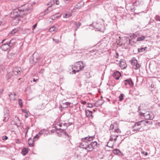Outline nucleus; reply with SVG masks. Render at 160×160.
Returning a JSON list of instances; mask_svg holds the SVG:
<instances>
[{"label": "nucleus", "instance_id": "obj_1", "mask_svg": "<svg viewBox=\"0 0 160 160\" xmlns=\"http://www.w3.org/2000/svg\"><path fill=\"white\" fill-rule=\"evenodd\" d=\"M29 5L27 4L21 5L18 8L14 9L10 14V17L14 18L12 22L16 25L18 23L20 20L19 18L22 17L23 16L27 15L32 11V9Z\"/></svg>", "mask_w": 160, "mask_h": 160}, {"label": "nucleus", "instance_id": "obj_2", "mask_svg": "<svg viewBox=\"0 0 160 160\" xmlns=\"http://www.w3.org/2000/svg\"><path fill=\"white\" fill-rule=\"evenodd\" d=\"M94 138L95 136H93L82 138L81 140L82 142L79 143V147L81 148L84 149L87 152L92 151L97 144V142H92L89 144L88 141L90 142L92 141Z\"/></svg>", "mask_w": 160, "mask_h": 160}, {"label": "nucleus", "instance_id": "obj_3", "mask_svg": "<svg viewBox=\"0 0 160 160\" xmlns=\"http://www.w3.org/2000/svg\"><path fill=\"white\" fill-rule=\"evenodd\" d=\"M84 66L83 65V62L79 61L76 63L74 66L72 67V73L75 74L76 72H78L82 70Z\"/></svg>", "mask_w": 160, "mask_h": 160}, {"label": "nucleus", "instance_id": "obj_4", "mask_svg": "<svg viewBox=\"0 0 160 160\" xmlns=\"http://www.w3.org/2000/svg\"><path fill=\"white\" fill-rule=\"evenodd\" d=\"M139 116L140 118H144L147 119L152 120L153 119L154 116L152 114L150 113V112L148 111L146 112H141L139 113Z\"/></svg>", "mask_w": 160, "mask_h": 160}, {"label": "nucleus", "instance_id": "obj_5", "mask_svg": "<svg viewBox=\"0 0 160 160\" xmlns=\"http://www.w3.org/2000/svg\"><path fill=\"white\" fill-rule=\"evenodd\" d=\"M13 40H11L9 42H7L6 43H3L1 46V48L4 51H6L13 44H12V42Z\"/></svg>", "mask_w": 160, "mask_h": 160}, {"label": "nucleus", "instance_id": "obj_6", "mask_svg": "<svg viewBox=\"0 0 160 160\" xmlns=\"http://www.w3.org/2000/svg\"><path fill=\"white\" fill-rule=\"evenodd\" d=\"M39 59L38 55L37 54L34 53L30 60V62L32 65H34L38 62Z\"/></svg>", "mask_w": 160, "mask_h": 160}, {"label": "nucleus", "instance_id": "obj_7", "mask_svg": "<svg viewBox=\"0 0 160 160\" xmlns=\"http://www.w3.org/2000/svg\"><path fill=\"white\" fill-rule=\"evenodd\" d=\"M131 63L133 68L136 70L138 69L140 67L139 64L138 63L136 59L132 60Z\"/></svg>", "mask_w": 160, "mask_h": 160}, {"label": "nucleus", "instance_id": "obj_8", "mask_svg": "<svg viewBox=\"0 0 160 160\" xmlns=\"http://www.w3.org/2000/svg\"><path fill=\"white\" fill-rule=\"evenodd\" d=\"M148 122V121H145L144 120H142L138 122H136L134 125V127L139 126H146V124Z\"/></svg>", "mask_w": 160, "mask_h": 160}, {"label": "nucleus", "instance_id": "obj_9", "mask_svg": "<svg viewBox=\"0 0 160 160\" xmlns=\"http://www.w3.org/2000/svg\"><path fill=\"white\" fill-rule=\"evenodd\" d=\"M112 133L111 134V136H110V140L108 143V144L110 142V141H112L113 140L115 141V142L117 140V138L118 137V135L115 134L113 133V132L112 131Z\"/></svg>", "mask_w": 160, "mask_h": 160}, {"label": "nucleus", "instance_id": "obj_10", "mask_svg": "<svg viewBox=\"0 0 160 160\" xmlns=\"http://www.w3.org/2000/svg\"><path fill=\"white\" fill-rule=\"evenodd\" d=\"M21 70V68L17 67L14 68L12 72L13 75H17L19 74V72H20Z\"/></svg>", "mask_w": 160, "mask_h": 160}, {"label": "nucleus", "instance_id": "obj_11", "mask_svg": "<svg viewBox=\"0 0 160 160\" xmlns=\"http://www.w3.org/2000/svg\"><path fill=\"white\" fill-rule=\"evenodd\" d=\"M119 66L122 69H125L127 67V65L125 61L122 59L120 61Z\"/></svg>", "mask_w": 160, "mask_h": 160}, {"label": "nucleus", "instance_id": "obj_12", "mask_svg": "<svg viewBox=\"0 0 160 160\" xmlns=\"http://www.w3.org/2000/svg\"><path fill=\"white\" fill-rule=\"evenodd\" d=\"M124 84L126 85L129 84L130 86L132 87L133 85V82L131 79H128L125 80Z\"/></svg>", "mask_w": 160, "mask_h": 160}, {"label": "nucleus", "instance_id": "obj_13", "mask_svg": "<svg viewBox=\"0 0 160 160\" xmlns=\"http://www.w3.org/2000/svg\"><path fill=\"white\" fill-rule=\"evenodd\" d=\"M37 139V138H36L35 139H34L33 138V139L31 138H29L28 141V144L29 146L31 147H33L34 145V141H36Z\"/></svg>", "mask_w": 160, "mask_h": 160}, {"label": "nucleus", "instance_id": "obj_14", "mask_svg": "<svg viewBox=\"0 0 160 160\" xmlns=\"http://www.w3.org/2000/svg\"><path fill=\"white\" fill-rule=\"evenodd\" d=\"M121 75L120 72L118 71H116L114 72L113 74V76L116 79H119Z\"/></svg>", "mask_w": 160, "mask_h": 160}, {"label": "nucleus", "instance_id": "obj_15", "mask_svg": "<svg viewBox=\"0 0 160 160\" xmlns=\"http://www.w3.org/2000/svg\"><path fill=\"white\" fill-rule=\"evenodd\" d=\"M59 126L60 127H62V126H66V128H63L62 129H60V130H62V132H63L64 133V134L66 135L68 137H69V135L67 133H66V132H65L64 131V130H65L67 128V126H66L67 125V124L66 123H65L63 124H62L61 123H59V124H58Z\"/></svg>", "mask_w": 160, "mask_h": 160}, {"label": "nucleus", "instance_id": "obj_16", "mask_svg": "<svg viewBox=\"0 0 160 160\" xmlns=\"http://www.w3.org/2000/svg\"><path fill=\"white\" fill-rule=\"evenodd\" d=\"M71 104V103L68 102H63L61 105V106L63 108H68Z\"/></svg>", "mask_w": 160, "mask_h": 160}, {"label": "nucleus", "instance_id": "obj_17", "mask_svg": "<svg viewBox=\"0 0 160 160\" xmlns=\"http://www.w3.org/2000/svg\"><path fill=\"white\" fill-rule=\"evenodd\" d=\"M97 25H98V22L97 23ZM95 28H96V29L98 30V31H102V28L103 27V25L102 24H99L98 25H97L96 26H95Z\"/></svg>", "mask_w": 160, "mask_h": 160}, {"label": "nucleus", "instance_id": "obj_18", "mask_svg": "<svg viewBox=\"0 0 160 160\" xmlns=\"http://www.w3.org/2000/svg\"><path fill=\"white\" fill-rule=\"evenodd\" d=\"M103 103V101L101 100H99L96 102L94 104L95 105L96 107H99Z\"/></svg>", "mask_w": 160, "mask_h": 160}, {"label": "nucleus", "instance_id": "obj_19", "mask_svg": "<svg viewBox=\"0 0 160 160\" xmlns=\"http://www.w3.org/2000/svg\"><path fill=\"white\" fill-rule=\"evenodd\" d=\"M72 15L71 13L70 12H67L63 14V18H68L70 17Z\"/></svg>", "mask_w": 160, "mask_h": 160}, {"label": "nucleus", "instance_id": "obj_20", "mask_svg": "<svg viewBox=\"0 0 160 160\" xmlns=\"http://www.w3.org/2000/svg\"><path fill=\"white\" fill-rule=\"evenodd\" d=\"M28 152V148H23L22 151V154L25 156Z\"/></svg>", "mask_w": 160, "mask_h": 160}, {"label": "nucleus", "instance_id": "obj_21", "mask_svg": "<svg viewBox=\"0 0 160 160\" xmlns=\"http://www.w3.org/2000/svg\"><path fill=\"white\" fill-rule=\"evenodd\" d=\"M9 98L11 100H15V97L16 95V94L14 93H10V94L9 95Z\"/></svg>", "mask_w": 160, "mask_h": 160}, {"label": "nucleus", "instance_id": "obj_22", "mask_svg": "<svg viewBox=\"0 0 160 160\" xmlns=\"http://www.w3.org/2000/svg\"><path fill=\"white\" fill-rule=\"evenodd\" d=\"M15 54L12 52H10L7 55V57L11 59L13 58L14 57Z\"/></svg>", "mask_w": 160, "mask_h": 160}, {"label": "nucleus", "instance_id": "obj_23", "mask_svg": "<svg viewBox=\"0 0 160 160\" xmlns=\"http://www.w3.org/2000/svg\"><path fill=\"white\" fill-rule=\"evenodd\" d=\"M52 9L51 8V5H49V6L48 7L47 10H46L45 12V14H47L50 12L52 10Z\"/></svg>", "mask_w": 160, "mask_h": 160}, {"label": "nucleus", "instance_id": "obj_24", "mask_svg": "<svg viewBox=\"0 0 160 160\" xmlns=\"http://www.w3.org/2000/svg\"><path fill=\"white\" fill-rule=\"evenodd\" d=\"M4 116V118L3 119V121L6 122L8 121L9 118L8 113H7L5 114Z\"/></svg>", "mask_w": 160, "mask_h": 160}, {"label": "nucleus", "instance_id": "obj_25", "mask_svg": "<svg viewBox=\"0 0 160 160\" xmlns=\"http://www.w3.org/2000/svg\"><path fill=\"white\" fill-rule=\"evenodd\" d=\"M43 131H41L38 134L36 135L34 137V139H35L36 138H37V139H38L40 135L42 134L43 133Z\"/></svg>", "mask_w": 160, "mask_h": 160}, {"label": "nucleus", "instance_id": "obj_26", "mask_svg": "<svg viewBox=\"0 0 160 160\" xmlns=\"http://www.w3.org/2000/svg\"><path fill=\"white\" fill-rule=\"evenodd\" d=\"M13 74L12 72H8L6 78L7 80H8L11 78Z\"/></svg>", "mask_w": 160, "mask_h": 160}, {"label": "nucleus", "instance_id": "obj_27", "mask_svg": "<svg viewBox=\"0 0 160 160\" xmlns=\"http://www.w3.org/2000/svg\"><path fill=\"white\" fill-rule=\"evenodd\" d=\"M92 111H90L89 110H87L86 111V114L87 116L88 117H90L91 116H92Z\"/></svg>", "mask_w": 160, "mask_h": 160}, {"label": "nucleus", "instance_id": "obj_28", "mask_svg": "<svg viewBox=\"0 0 160 160\" xmlns=\"http://www.w3.org/2000/svg\"><path fill=\"white\" fill-rule=\"evenodd\" d=\"M138 36V33L137 32H135L134 33L132 34L130 36V38L131 39H133L136 38Z\"/></svg>", "mask_w": 160, "mask_h": 160}, {"label": "nucleus", "instance_id": "obj_29", "mask_svg": "<svg viewBox=\"0 0 160 160\" xmlns=\"http://www.w3.org/2000/svg\"><path fill=\"white\" fill-rule=\"evenodd\" d=\"M145 38L144 36H141L139 37H138L137 39V41H142L144 40Z\"/></svg>", "mask_w": 160, "mask_h": 160}, {"label": "nucleus", "instance_id": "obj_30", "mask_svg": "<svg viewBox=\"0 0 160 160\" xmlns=\"http://www.w3.org/2000/svg\"><path fill=\"white\" fill-rule=\"evenodd\" d=\"M124 97V95L123 94H121L119 97V101H122Z\"/></svg>", "mask_w": 160, "mask_h": 160}, {"label": "nucleus", "instance_id": "obj_31", "mask_svg": "<svg viewBox=\"0 0 160 160\" xmlns=\"http://www.w3.org/2000/svg\"><path fill=\"white\" fill-rule=\"evenodd\" d=\"M113 152L116 154H119L120 153V151L118 149H115L113 150Z\"/></svg>", "mask_w": 160, "mask_h": 160}, {"label": "nucleus", "instance_id": "obj_32", "mask_svg": "<svg viewBox=\"0 0 160 160\" xmlns=\"http://www.w3.org/2000/svg\"><path fill=\"white\" fill-rule=\"evenodd\" d=\"M138 126H136V127H135L134 126H133V128H135L133 129L132 131L134 132L137 131H141L140 130V128L139 127L138 128Z\"/></svg>", "mask_w": 160, "mask_h": 160}, {"label": "nucleus", "instance_id": "obj_33", "mask_svg": "<svg viewBox=\"0 0 160 160\" xmlns=\"http://www.w3.org/2000/svg\"><path fill=\"white\" fill-rule=\"evenodd\" d=\"M45 107V104L44 103H42L41 106L38 107V108L40 109H43Z\"/></svg>", "mask_w": 160, "mask_h": 160}, {"label": "nucleus", "instance_id": "obj_34", "mask_svg": "<svg viewBox=\"0 0 160 160\" xmlns=\"http://www.w3.org/2000/svg\"><path fill=\"white\" fill-rule=\"evenodd\" d=\"M120 132H121V131L119 128H117V129L115 128L114 129V133H119Z\"/></svg>", "mask_w": 160, "mask_h": 160}, {"label": "nucleus", "instance_id": "obj_35", "mask_svg": "<svg viewBox=\"0 0 160 160\" xmlns=\"http://www.w3.org/2000/svg\"><path fill=\"white\" fill-rule=\"evenodd\" d=\"M29 129V127L28 126H26L24 132H25V135H26L28 133V130Z\"/></svg>", "mask_w": 160, "mask_h": 160}, {"label": "nucleus", "instance_id": "obj_36", "mask_svg": "<svg viewBox=\"0 0 160 160\" xmlns=\"http://www.w3.org/2000/svg\"><path fill=\"white\" fill-rule=\"evenodd\" d=\"M18 103L20 106V107L22 108V100L21 99H19L18 100Z\"/></svg>", "mask_w": 160, "mask_h": 160}, {"label": "nucleus", "instance_id": "obj_37", "mask_svg": "<svg viewBox=\"0 0 160 160\" xmlns=\"http://www.w3.org/2000/svg\"><path fill=\"white\" fill-rule=\"evenodd\" d=\"M55 27L54 26H53L51 27L49 30V31L50 32H52L53 31H55Z\"/></svg>", "mask_w": 160, "mask_h": 160}, {"label": "nucleus", "instance_id": "obj_38", "mask_svg": "<svg viewBox=\"0 0 160 160\" xmlns=\"http://www.w3.org/2000/svg\"><path fill=\"white\" fill-rule=\"evenodd\" d=\"M17 31L18 30L17 29L15 28L12 30V31L11 32V33L12 34H14L16 33Z\"/></svg>", "mask_w": 160, "mask_h": 160}, {"label": "nucleus", "instance_id": "obj_39", "mask_svg": "<svg viewBox=\"0 0 160 160\" xmlns=\"http://www.w3.org/2000/svg\"><path fill=\"white\" fill-rule=\"evenodd\" d=\"M54 4V0H53L52 1H51L50 2V3H48V4H47V5H51V6H52V5Z\"/></svg>", "mask_w": 160, "mask_h": 160}, {"label": "nucleus", "instance_id": "obj_40", "mask_svg": "<svg viewBox=\"0 0 160 160\" xmlns=\"http://www.w3.org/2000/svg\"><path fill=\"white\" fill-rule=\"evenodd\" d=\"M75 25V28L76 30H77L81 26V23H76Z\"/></svg>", "mask_w": 160, "mask_h": 160}, {"label": "nucleus", "instance_id": "obj_41", "mask_svg": "<svg viewBox=\"0 0 160 160\" xmlns=\"http://www.w3.org/2000/svg\"><path fill=\"white\" fill-rule=\"evenodd\" d=\"M114 124H111L110 127V130H113L114 129Z\"/></svg>", "mask_w": 160, "mask_h": 160}, {"label": "nucleus", "instance_id": "obj_42", "mask_svg": "<svg viewBox=\"0 0 160 160\" xmlns=\"http://www.w3.org/2000/svg\"><path fill=\"white\" fill-rule=\"evenodd\" d=\"M53 40L56 43L58 44L59 43V40L57 39H55L54 38H53Z\"/></svg>", "mask_w": 160, "mask_h": 160}, {"label": "nucleus", "instance_id": "obj_43", "mask_svg": "<svg viewBox=\"0 0 160 160\" xmlns=\"http://www.w3.org/2000/svg\"><path fill=\"white\" fill-rule=\"evenodd\" d=\"M145 50V49L143 48H139L138 49V51L139 52H141L143 51H144Z\"/></svg>", "mask_w": 160, "mask_h": 160}, {"label": "nucleus", "instance_id": "obj_44", "mask_svg": "<svg viewBox=\"0 0 160 160\" xmlns=\"http://www.w3.org/2000/svg\"><path fill=\"white\" fill-rule=\"evenodd\" d=\"M22 111L23 112L25 113L26 114H28V112L26 110L24 109H22Z\"/></svg>", "mask_w": 160, "mask_h": 160}, {"label": "nucleus", "instance_id": "obj_45", "mask_svg": "<svg viewBox=\"0 0 160 160\" xmlns=\"http://www.w3.org/2000/svg\"><path fill=\"white\" fill-rule=\"evenodd\" d=\"M87 107L88 108H92V104L88 103L87 104Z\"/></svg>", "mask_w": 160, "mask_h": 160}, {"label": "nucleus", "instance_id": "obj_46", "mask_svg": "<svg viewBox=\"0 0 160 160\" xmlns=\"http://www.w3.org/2000/svg\"><path fill=\"white\" fill-rule=\"evenodd\" d=\"M8 138V137L6 136H4L2 137V139L3 140H7Z\"/></svg>", "mask_w": 160, "mask_h": 160}, {"label": "nucleus", "instance_id": "obj_47", "mask_svg": "<svg viewBox=\"0 0 160 160\" xmlns=\"http://www.w3.org/2000/svg\"><path fill=\"white\" fill-rule=\"evenodd\" d=\"M55 3L57 5H59V0H54Z\"/></svg>", "mask_w": 160, "mask_h": 160}, {"label": "nucleus", "instance_id": "obj_48", "mask_svg": "<svg viewBox=\"0 0 160 160\" xmlns=\"http://www.w3.org/2000/svg\"><path fill=\"white\" fill-rule=\"evenodd\" d=\"M81 103L83 104H85L86 103L85 101H81Z\"/></svg>", "mask_w": 160, "mask_h": 160}, {"label": "nucleus", "instance_id": "obj_49", "mask_svg": "<svg viewBox=\"0 0 160 160\" xmlns=\"http://www.w3.org/2000/svg\"><path fill=\"white\" fill-rule=\"evenodd\" d=\"M37 24H36L33 26V29H34L37 26Z\"/></svg>", "mask_w": 160, "mask_h": 160}, {"label": "nucleus", "instance_id": "obj_50", "mask_svg": "<svg viewBox=\"0 0 160 160\" xmlns=\"http://www.w3.org/2000/svg\"><path fill=\"white\" fill-rule=\"evenodd\" d=\"M3 20L2 19H0V26L2 24V22Z\"/></svg>", "mask_w": 160, "mask_h": 160}, {"label": "nucleus", "instance_id": "obj_51", "mask_svg": "<svg viewBox=\"0 0 160 160\" xmlns=\"http://www.w3.org/2000/svg\"><path fill=\"white\" fill-rule=\"evenodd\" d=\"M119 56L118 54V52L116 53V56H115V57H116L117 58H118V56Z\"/></svg>", "mask_w": 160, "mask_h": 160}, {"label": "nucleus", "instance_id": "obj_52", "mask_svg": "<svg viewBox=\"0 0 160 160\" xmlns=\"http://www.w3.org/2000/svg\"><path fill=\"white\" fill-rule=\"evenodd\" d=\"M156 125H158V126H160V122H157L156 123Z\"/></svg>", "mask_w": 160, "mask_h": 160}, {"label": "nucleus", "instance_id": "obj_53", "mask_svg": "<svg viewBox=\"0 0 160 160\" xmlns=\"http://www.w3.org/2000/svg\"><path fill=\"white\" fill-rule=\"evenodd\" d=\"M38 80V79H35V78H34L33 80V82H35L36 81Z\"/></svg>", "mask_w": 160, "mask_h": 160}, {"label": "nucleus", "instance_id": "obj_54", "mask_svg": "<svg viewBox=\"0 0 160 160\" xmlns=\"http://www.w3.org/2000/svg\"><path fill=\"white\" fill-rule=\"evenodd\" d=\"M52 19H54L55 18V15L52 16Z\"/></svg>", "mask_w": 160, "mask_h": 160}, {"label": "nucleus", "instance_id": "obj_55", "mask_svg": "<svg viewBox=\"0 0 160 160\" xmlns=\"http://www.w3.org/2000/svg\"><path fill=\"white\" fill-rule=\"evenodd\" d=\"M28 114H26L25 115V116L26 118H27L28 117Z\"/></svg>", "mask_w": 160, "mask_h": 160}, {"label": "nucleus", "instance_id": "obj_56", "mask_svg": "<svg viewBox=\"0 0 160 160\" xmlns=\"http://www.w3.org/2000/svg\"><path fill=\"white\" fill-rule=\"evenodd\" d=\"M148 153L147 152H145V154H144V155H145V156H147V155Z\"/></svg>", "mask_w": 160, "mask_h": 160}, {"label": "nucleus", "instance_id": "obj_57", "mask_svg": "<svg viewBox=\"0 0 160 160\" xmlns=\"http://www.w3.org/2000/svg\"><path fill=\"white\" fill-rule=\"evenodd\" d=\"M2 92V90L0 89V94Z\"/></svg>", "mask_w": 160, "mask_h": 160}, {"label": "nucleus", "instance_id": "obj_58", "mask_svg": "<svg viewBox=\"0 0 160 160\" xmlns=\"http://www.w3.org/2000/svg\"><path fill=\"white\" fill-rule=\"evenodd\" d=\"M6 40H6V39L4 40H3L2 41V42H5Z\"/></svg>", "mask_w": 160, "mask_h": 160}, {"label": "nucleus", "instance_id": "obj_59", "mask_svg": "<svg viewBox=\"0 0 160 160\" xmlns=\"http://www.w3.org/2000/svg\"><path fill=\"white\" fill-rule=\"evenodd\" d=\"M108 147H111V148H113V146H109Z\"/></svg>", "mask_w": 160, "mask_h": 160}, {"label": "nucleus", "instance_id": "obj_60", "mask_svg": "<svg viewBox=\"0 0 160 160\" xmlns=\"http://www.w3.org/2000/svg\"><path fill=\"white\" fill-rule=\"evenodd\" d=\"M103 20H100V22H103Z\"/></svg>", "mask_w": 160, "mask_h": 160}, {"label": "nucleus", "instance_id": "obj_61", "mask_svg": "<svg viewBox=\"0 0 160 160\" xmlns=\"http://www.w3.org/2000/svg\"><path fill=\"white\" fill-rule=\"evenodd\" d=\"M158 20L160 21V17L158 18Z\"/></svg>", "mask_w": 160, "mask_h": 160}, {"label": "nucleus", "instance_id": "obj_62", "mask_svg": "<svg viewBox=\"0 0 160 160\" xmlns=\"http://www.w3.org/2000/svg\"><path fill=\"white\" fill-rule=\"evenodd\" d=\"M17 120H18V121H19V119L18 118H17Z\"/></svg>", "mask_w": 160, "mask_h": 160}, {"label": "nucleus", "instance_id": "obj_63", "mask_svg": "<svg viewBox=\"0 0 160 160\" xmlns=\"http://www.w3.org/2000/svg\"><path fill=\"white\" fill-rule=\"evenodd\" d=\"M142 153L144 154H145V153H144V151H143V152H142Z\"/></svg>", "mask_w": 160, "mask_h": 160}]
</instances>
